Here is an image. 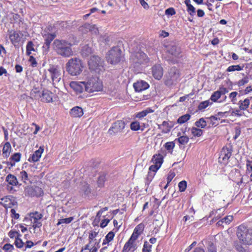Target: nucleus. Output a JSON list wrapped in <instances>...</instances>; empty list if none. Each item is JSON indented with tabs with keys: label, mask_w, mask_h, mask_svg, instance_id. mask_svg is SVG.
<instances>
[{
	"label": "nucleus",
	"mask_w": 252,
	"mask_h": 252,
	"mask_svg": "<svg viewBox=\"0 0 252 252\" xmlns=\"http://www.w3.org/2000/svg\"><path fill=\"white\" fill-rule=\"evenodd\" d=\"M72 44L64 39H55L53 43V48L56 53L64 58H68L73 55L71 49Z\"/></svg>",
	"instance_id": "obj_1"
},
{
	"label": "nucleus",
	"mask_w": 252,
	"mask_h": 252,
	"mask_svg": "<svg viewBox=\"0 0 252 252\" xmlns=\"http://www.w3.org/2000/svg\"><path fill=\"white\" fill-rule=\"evenodd\" d=\"M236 235L240 241L245 245H252V228L241 224L237 228Z\"/></svg>",
	"instance_id": "obj_2"
},
{
	"label": "nucleus",
	"mask_w": 252,
	"mask_h": 252,
	"mask_svg": "<svg viewBox=\"0 0 252 252\" xmlns=\"http://www.w3.org/2000/svg\"><path fill=\"white\" fill-rule=\"evenodd\" d=\"M83 64L81 60L77 58L69 59L66 63L67 72L71 76H77L82 71Z\"/></svg>",
	"instance_id": "obj_3"
},
{
	"label": "nucleus",
	"mask_w": 252,
	"mask_h": 252,
	"mask_svg": "<svg viewBox=\"0 0 252 252\" xmlns=\"http://www.w3.org/2000/svg\"><path fill=\"white\" fill-rule=\"evenodd\" d=\"M86 85V92L92 93L95 92H100L103 90V83L101 80L97 77H91L85 81Z\"/></svg>",
	"instance_id": "obj_4"
},
{
	"label": "nucleus",
	"mask_w": 252,
	"mask_h": 252,
	"mask_svg": "<svg viewBox=\"0 0 252 252\" xmlns=\"http://www.w3.org/2000/svg\"><path fill=\"white\" fill-rule=\"evenodd\" d=\"M106 58L108 63L116 64L123 60L122 52L119 47H114L107 53Z\"/></svg>",
	"instance_id": "obj_5"
},
{
	"label": "nucleus",
	"mask_w": 252,
	"mask_h": 252,
	"mask_svg": "<svg viewBox=\"0 0 252 252\" xmlns=\"http://www.w3.org/2000/svg\"><path fill=\"white\" fill-rule=\"evenodd\" d=\"M48 71L52 81L53 85L58 88L57 86L61 82L62 79L61 70L59 66L56 65L50 64Z\"/></svg>",
	"instance_id": "obj_6"
},
{
	"label": "nucleus",
	"mask_w": 252,
	"mask_h": 252,
	"mask_svg": "<svg viewBox=\"0 0 252 252\" xmlns=\"http://www.w3.org/2000/svg\"><path fill=\"white\" fill-rule=\"evenodd\" d=\"M89 69L96 72H99L103 67V62L97 56H93L88 61Z\"/></svg>",
	"instance_id": "obj_7"
},
{
	"label": "nucleus",
	"mask_w": 252,
	"mask_h": 252,
	"mask_svg": "<svg viewBox=\"0 0 252 252\" xmlns=\"http://www.w3.org/2000/svg\"><path fill=\"white\" fill-rule=\"evenodd\" d=\"M125 126L126 123L124 121L118 120L112 125L108 131V133L111 136H114L118 133L122 132Z\"/></svg>",
	"instance_id": "obj_8"
},
{
	"label": "nucleus",
	"mask_w": 252,
	"mask_h": 252,
	"mask_svg": "<svg viewBox=\"0 0 252 252\" xmlns=\"http://www.w3.org/2000/svg\"><path fill=\"white\" fill-rule=\"evenodd\" d=\"M133 56L134 57V58L133 59L134 67H137L139 68L140 65L142 64L146 63L148 62L147 55L144 52H137Z\"/></svg>",
	"instance_id": "obj_9"
},
{
	"label": "nucleus",
	"mask_w": 252,
	"mask_h": 252,
	"mask_svg": "<svg viewBox=\"0 0 252 252\" xmlns=\"http://www.w3.org/2000/svg\"><path fill=\"white\" fill-rule=\"evenodd\" d=\"M8 35L11 43L16 47L20 42L23 34L20 31L13 30H8Z\"/></svg>",
	"instance_id": "obj_10"
},
{
	"label": "nucleus",
	"mask_w": 252,
	"mask_h": 252,
	"mask_svg": "<svg viewBox=\"0 0 252 252\" xmlns=\"http://www.w3.org/2000/svg\"><path fill=\"white\" fill-rule=\"evenodd\" d=\"M180 77V73L179 70L175 67L172 68L167 76V79L165 81V84L167 86H170L172 85L174 82Z\"/></svg>",
	"instance_id": "obj_11"
},
{
	"label": "nucleus",
	"mask_w": 252,
	"mask_h": 252,
	"mask_svg": "<svg viewBox=\"0 0 252 252\" xmlns=\"http://www.w3.org/2000/svg\"><path fill=\"white\" fill-rule=\"evenodd\" d=\"M232 147L231 145L224 146L220 151L219 159H222L223 163H227L232 155Z\"/></svg>",
	"instance_id": "obj_12"
},
{
	"label": "nucleus",
	"mask_w": 252,
	"mask_h": 252,
	"mask_svg": "<svg viewBox=\"0 0 252 252\" xmlns=\"http://www.w3.org/2000/svg\"><path fill=\"white\" fill-rule=\"evenodd\" d=\"M168 52L175 59L173 60L172 63H177V59L182 57L181 48L176 45H170L167 49Z\"/></svg>",
	"instance_id": "obj_13"
},
{
	"label": "nucleus",
	"mask_w": 252,
	"mask_h": 252,
	"mask_svg": "<svg viewBox=\"0 0 252 252\" xmlns=\"http://www.w3.org/2000/svg\"><path fill=\"white\" fill-rule=\"evenodd\" d=\"M30 216L31 221L33 224L32 227L34 229L40 228L42 226V223L39 220L42 218V215L37 212H35V213H31Z\"/></svg>",
	"instance_id": "obj_14"
},
{
	"label": "nucleus",
	"mask_w": 252,
	"mask_h": 252,
	"mask_svg": "<svg viewBox=\"0 0 252 252\" xmlns=\"http://www.w3.org/2000/svg\"><path fill=\"white\" fill-rule=\"evenodd\" d=\"M70 86L76 93L80 94L84 91H86L85 81L81 82L72 81L70 83Z\"/></svg>",
	"instance_id": "obj_15"
},
{
	"label": "nucleus",
	"mask_w": 252,
	"mask_h": 252,
	"mask_svg": "<svg viewBox=\"0 0 252 252\" xmlns=\"http://www.w3.org/2000/svg\"><path fill=\"white\" fill-rule=\"evenodd\" d=\"M44 38L45 42L43 46V48L44 50L47 52H48L51 43L54 40V39L56 37V34L55 33H47L43 35Z\"/></svg>",
	"instance_id": "obj_16"
},
{
	"label": "nucleus",
	"mask_w": 252,
	"mask_h": 252,
	"mask_svg": "<svg viewBox=\"0 0 252 252\" xmlns=\"http://www.w3.org/2000/svg\"><path fill=\"white\" fill-rule=\"evenodd\" d=\"M80 193L84 197L90 198L91 197V189L90 185L86 183H82L80 188Z\"/></svg>",
	"instance_id": "obj_17"
},
{
	"label": "nucleus",
	"mask_w": 252,
	"mask_h": 252,
	"mask_svg": "<svg viewBox=\"0 0 252 252\" xmlns=\"http://www.w3.org/2000/svg\"><path fill=\"white\" fill-rule=\"evenodd\" d=\"M5 182L8 183V185H10V189H12V187L21 186V184H19L16 176L11 174H8L5 178ZM8 187V186H7Z\"/></svg>",
	"instance_id": "obj_18"
},
{
	"label": "nucleus",
	"mask_w": 252,
	"mask_h": 252,
	"mask_svg": "<svg viewBox=\"0 0 252 252\" xmlns=\"http://www.w3.org/2000/svg\"><path fill=\"white\" fill-rule=\"evenodd\" d=\"M43 151L44 147L43 146H40L37 150L35 151L31 155L29 158L28 160L30 162H33L39 161Z\"/></svg>",
	"instance_id": "obj_19"
},
{
	"label": "nucleus",
	"mask_w": 252,
	"mask_h": 252,
	"mask_svg": "<svg viewBox=\"0 0 252 252\" xmlns=\"http://www.w3.org/2000/svg\"><path fill=\"white\" fill-rule=\"evenodd\" d=\"M152 73L154 78L159 80L163 75V69L160 64H156L152 67Z\"/></svg>",
	"instance_id": "obj_20"
},
{
	"label": "nucleus",
	"mask_w": 252,
	"mask_h": 252,
	"mask_svg": "<svg viewBox=\"0 0 252 252\" xmlns=\"http://www.w3.org/2000/svg\"><path fill=\"white\" fill-rule=\"evenodd\" d=\"M133 87L137 92L144 91L149 87V85L145 81L141 80L133 84Z\"/></svg>",
	"instance_id": "obj_21"
},
{
	"label": "nucleus",
	"mask_w": 252,
	"mask_h": 252,
	"mask_svg": "<svg viewBox=\"0 0 252 252\" xmlns=\"http://www.w3.org/2000/svg\"><path fill=\"white\" fill-rule=\"evenodd\" d=\"M21 154L20 153H15L12 155L9 159V161L6 162L7 166L13 167L15 165V163L20 160L21 158Z\"/></svg>",
	"instance_id": "obj_22"
},
{
	"label": "nucleus",
	"mask_w": 252,
	"mask_h": 252,
	"mask_svg": "<svg viewBox=\"0 0 252 252\" xmlns=\"http://www.w3.org/2000/svg\"><path fill=\"white\" fill-rule=\"evenodd\" d=\"M29 193L32 196H40L43 194V191L41 188L33 186L28 189Z\"/></svg>",
	"instance_id": "obj_23"
},
{
	"label": "nucleus",
	"mask_w": 252,
	"mask_h": 252,
	"mask_svg": "<svg viewBox=\"0 0 252 252\" xmlns=\"http://www.w3.org/2000/svg\"><path fill=\"white\" fill-rule=\"evenodd\" d=\"M84 114L83 110L81 107L75 106L72 108L70 112V115L74 118H80Z\"/></svg>",
	"instance_id": "obj_24"
},
{
	"label": "nucleus",
	"mask_w": 252,
	"mask_h": 252,
	"mask_svg": "<svg viewBox=\"0 0 252 252\" xmlns=\"http://www.w3.org/2000/svg\"><path fill=\"white\" fill-rule=\"evenodd\" d=\"M252 96L246 98L244 100H240L238 102L240 110H246L249 107L250 102L252 101Z\"/></svg>",
	"instance_id": "obj_25"
},
{
	"label": "nucleus",
	"mask_w": 252,
	"mask_h": 252,
	"mask_svg": "<svg viewBox=\"0 0 252 252\" xmlns=\"http://www.w3.org/2000/svg\"><path fill=\"white\" fill-rule=\"evenodd\" d=\"M53 94L49 91L43 90L42 93V101L50 102L52 101Z\"/></svg>",
	"instance_id": "obj_26"
},
{
	"label": "nucleus",
	"mask_w": 252,
	"mask_h": 252,
	"mask_svg": "<svg viewBox=\"0 0 252 252\" xmlns=\"http://www.w3.org/2000/svg\"><path fill=\"white\" fill-rule=\"evenodd\" d=\"M12 148L11 144L9 142H6L3 146L2 148V156L3 158H8L11 152Z\"/></svg>",
	"instance_id": "obj_27"
},
{
	"label": "nucleus",
	"mask_w": 252,
	"mask_h": 252,
	"mask_svg": "<svg viewBox=\"0 0 252 252\" xmlns=\"http://www.w3.org/2000/svg\"><path fill=\"white\" fill-rule=\"evenodd\" d=\"M172 127V124L171 123L170 124L166 121H163L162 124L158 125V129H162V132L163 133L169 132Z\"/></svg>",
	"instance_id": "obj_28"
},
{
	"label": "nucleus",
	"mask_w": 252,
	"mask_h": 252,
	"mask_svg": "<svg viewBox=\"0 0 252 252\" xmlns=\"http://www.w3.org/2000/svg\"><path fill=\"white\" fill-rule=\"evenodd\" d=\"M163 156L162 154L158 153V154L153 156L152 160L154 164L160 167L163 162Z\"/></svg>",
	"instance_id": "obj_29"
},
{
	"label": "nucleus",
	"mask_w": 252,
	"mask_h": 252,
	"mask_svg": "<svg viewBox=\"0 0 252 252\" xmlns=\"http://www.w3.org/2000/svg\"><path fill=\"white\" fill-rule=\"evenodd\" d=\"M130 127L133 131H137L138 130L143 131L144 130V127H143L140 124L139 122L136 121L131 123Z\"/></svg>",
	"instance_id": "obj_30"
},
{
	"label": "nucleus",
	"mask_w": 252,
	"mask_h": 252,
	"mask_svg": "<svg viewBox=\"0 0 252 252\" xmlns=\"http://www.w3.org/2000/svg\"><path fill=\"white\" fill-rule=\"evenodd\" d=\"M155 175V173H152L151 172H148V175L147 176V177L145 181V184L146 186V191H147L148 187L152 181L153 179L154 178V177Z\"/></svg>",
	"instance_id": "obj_31"
},
{
	"label": "nucleus",
	"mask_w": 252,
	"mask_h": 252,
	"mask_svg": "<svg viewBox=\"0 0 252 252\" xmlns=\"http://www.w3.org/2000/svg\"><path fill=\"white\" fill-rule=\"evenodd\" d=\"M153 111H154L152 109L147 108L145 110L137 113L136 114L135 117L137 118L141 119L145 117L148 114L153 112Z\"/></svg>",
	"instance_id": "obj_32"
},
{
	"label": "nucleus",
	"mask_w": 252,
	"mask_h": 252,
	"mask_svg": "<svg viewBox=\"0 0 252 252\" xmlns=\"http://www.w3.org/2000/svg\"><path fill=\"white\" fill-rule=\"evenodd\" d=\"M207 120L206 118H200L198 121L195 123V125L197 127H200L201 128H205L207 126Z\"/></svg>",
	"instance_id": "obj_33"
},
{
	"label": "nucleus",
	"mask_w": 252,
	"mask_h": 252,
	"mask_svg": "<svg viewBox=\"0 0 252 252\" xmlns=\"http://www.w3.org/2000/svg\"><path fill=\"white\" fill-rule=\"evenodd\" d=\"M106 181V175L104 173L100 174L98 177L97 184L98 187L101 188L104 187Z\"/></svg>",
	"instance_id": "obj_34"
},
{
	"label": "nucleus",
	"mask_w": 252,
	"mask_h": 252,
	"mask_svg": "<svg viewBox=\"0 0 252 252\" xmlns=\"http://www.w3.org/2000/svg\"><path fill=\"white\" fill-rule=\"evenodd\" d=\"M208 123H210V125L212 126H216L218 125L217 121L220 120L219 117L215 116H211L210 117L206 118Z\"/></svg>",
	"instance_id": "obj_35"
},
{
	"label": "nucleus",
	"mask_w": 252,
	"mask_h": 252,
	"mask_svg": "<svg viewBox=\"0 0 252 252\" xmlns=\"http://www.w3.org/2000/svg\"><path fill=\"white\" fill-rule=\"evenodd\" d=\"M33 43L32 41H30L28 42L26 46V54L28 56H30L31 54V51H35V49L33 47Z\"/></svg>",
	"instance_id": "obj_36"
},
{
	"label": "nucleus",
	"mask_w": 252,
	"mask_h": 252,
	"mask_svg": "<svg viewBox=\"0 0 252 252\" xmlns=\"http://www.w3.org/2000/svg\"><path fill=\"white\" fill-rule=\"evenodd\" d=\"M190 118V115L189 114H185L180 117L177 120V123L182 124L187 122Z\"/></svg>",
	"instance_id": "obj_37"
},
{
	"label": "nucleus",
	"mask_w": 252,
	"mask_h": 252,
	"mask_svg": "<svg viewBox=\"0 0 252 252\" xmlns=\"http://www.w3.org/2000/svg\"><path fill=\"white\" fill-rule=\"evenodd\" d=\"M191 132L194 137H199L203 134V130L202 129L197 128L195 127L191 128Z\"/></svg>",
	"instance_id": "obj_38"
},
{
	"label": "nucleus",
	"mask_w": 252,
	"mask_h": 252,
	"mask_svg": "<svg viewBox=\"0 0 252 252\" xmlns=\"http://www.w3.org/2000/svg\"><path fill=\"white\" fill-rule=\"evenodd\" d=\"M246 166L247 173L250 175L251 181H252V160H247Z\"/></svg>",
	"instance_id": "obj_39"
},
{
	"label": "nucleus",
	"mask_w": 252,
	"mask_h": 252,
	"mask_svg": "<svg viewBox=\"0 0 252 252\" xmlns=\"http://www.w3.org/2000/svg\"><path fill=\"white\" fill-rule=\"evenodd\" d=\"M243 66L240 65H233L229 66L226 69L227 72H232L235 71H241L243 69Z\"/></svg>",
	"instance_id": "obj_40"
},
{
	"label": "nucleus",
	"mask_w": 252,
	"mask_h": 252,
	"mask_svg": "<svg viewBox=\"0 0 252 252\" xmlns=\"http://www.w3.org/2000/svg\"><path fill=\"white\" fill-rule=\"evenodd\" d=\"M18 176L21 181L25 183H26V182L28 180V173L25 171L23 170L21 171Z\"/></svg>",
	"instance_id": "obj_41"
},
{
	"label": "nucleus",
	"mask_w": 252,
	"mask_h": 252,
	"mask_svg": "<svg viewBox=\"0 0 252 252\" xmlns=\"http://www.w3.org/2000/svg\"><path fill=\"white\" fill-rule=\"evenodd\" d=\"M91 28V24L89 23H85L82 26L79 28V30L84 33H86L90 31Z\"/></svg>",
	"instance_id": "obj_42"
},
{
	"label": "nucleus",
	"mask_w": 252,
	"mask_h": 252,
	"mask_svg": "<svg viewBox=\"0 0 252 252\" xmlns=\"http://www.w3.org/2000/svg\"><path fill=\"white\" fill-rule=\"evenodd\" d=\"M144 227V224L142 223H140L135 227L133 232H134L135 233H138L139 235H140L142 233Z\"/></svg>",
	"instance_id": "obj_43"
},
{
	"label": "nucleus",
	"mask_w": 252,
	"mask_h": 252,
	"mask_svg": "<svg viewBox=\"0 0 252 252\" xmlns=\"http://www.w3.org/2000/svg\"><path fill=\"white\" fill-rule=\"evenodd\" d=\"M178 142L182 145H185L187 144L189 141V138L186 135H183L180 136L178 139H176Z\"/></svg>",
	"instance_id": "obj_44"
},
{
	"label": "nucleus",
	"mask_w": 252,
	"mask_h": 252,
	"mask_svg": "<svg viewBox=\"0 0 252 252\" xmlns=\"http://www.w3.org/2000/svg\"><path fill=\"white\" fill-rule=\"evenodd\" d=\"M19 237H18V236H17V237L15 238L14 244L17 248L21 249L23 247L24 245V243L23 242L22 239H20Z\"/></svg>",
	"instance_id": "obj_45"
},
{
	"label": "nucleus",
	"mask_w": 252,
	"mask_h": 252,
	"mask_svg": "<svg viewBox=\"0 0 252 252\" xmlns=\"http://www.w3.org/2000/svg\"><path fill=\"white\" fill-rule=\"evenodd\" d=\"M211 104L209 100H206L201 102L198 106V110H203L207 108Z\"/></svg>",
	"instance_id": "obj_46"
},
{
	"label": "nucleus",
	"mask_w": 252,
	"mask_h": 252,
	"mask_svg": "<svg viewBox=\"0 0 252 252\" xmlns=\"http://www.w3.org/2000/svg\"><path fill=\"white\" fill-rule=\"evenodd\" d=\"M220 93L218 90L213 93L211 95L210 99L214 102H216L221 96Z\"/></svg>",
	"instance_id": "obj_47"
},
{
	"label": "nucleus",
	"mask_w": 252,
	"mask_h": 252,
	"mask_svg": "<svg viewBox=\"0 0 252 252\" xmlns=\"http://www.w3.org/2000/svg\"><path fill=\"white\" fill-rule=\"evenodd\" d=\"M73 220V218L71 217L67 218L65 219H61L59 220V221L57 224V225H59L62 223H66L68 224L70 223Z\"/></svg>",
	"instance_id": "obj_48"
},
{
	"label": "nucleus",
	"mask_w": 252,
	"mask_h": 252,
	"mask_svg": "<svg viewBox=\"0 0 252 252\" xmlns=\"http://www.w3.org/2000/svg\"><path fill=\"white\" fill-rule=\"evenodd\" d=\"M2 249L4 250L5 252H12L15 249L12 245L6 243L4 245Z\"/></svg>",
	"instance_id": "obj_49"
},
{
	"label": "nucleus",
	"mask_w": 252,
	"mask_h": 252,
	"mask_svg": "<svg viewBox=\"0 0 252 252\" xmlns=\"http://www.w3.org/2000/svg\"><path fill=\"white\" fill-rule=\"evenodd\" d=\"M235 248L238 252H249V251L246 250L239 243H236L235 244Z\"/></svg>",
	"instance_id": "obj_50"
},
{
	"label": "nucleus",
	"mask_w": 252,
	"mask_h": 252,
	"mask_svg": "<svg viewBox=\"0 0 252 252\" xmlns=\"http://www.w3.org/2000/svg\"><path fill=\"white\" fill-rule=\"evenodd\" d=\"M187 186V183L186 181H182L179 182L178 187L181 192L185 191Z\"/></svg>",
	"instance_id": "obj_51"
},
{
	"label": "nucleus",
	"mask_w": 252,
	"mask_h": 252,
	"mask_svg": "<svg viewBox=\"0 0 252 252\" xmlns=\"http://www.w3.org/2000/svg\"><path fill=\"white\" fill-rule=\"evenodd\" d=\"M187 7V11L188 12V13L191 16H193L195 14V8H194V7L192 4H190Z\"/></svg>",
	"instance_id": "obj_52"
},
{
	"label": "nucleus",
	"mask_w": 252,
	"mask_h": 252,
	"mask_svg": "<svg viewBox=\"0 0 252 252\" xmlns=\"http://www.w3.org/2000/svg\"><path fill=\"white\" fill-rule=\"evenodd\" d=\"M152 245L149 244L148 242L145 241L144 243L142 252H151Z\"/></svg>",
	"instance_id": "obj_53"
},
{
	"label": "nucleus",
	"mask_w": 252,
	"mask_h": 252,
	"mask_svg": "<svg viewBox=\"0 0 252 252\" xmlns=\"http://www.w3.org/2000/svg\"><path fill=\"white\" fill-rule=\"evenodd\" d=\"M175 147V143L173 142H168L164 144L165 148L168 150H172Z\"/></svg>",
	"instance_id": "obj_54"
},
{
	"label": "nucleus",
	"mask_w": 252,
	"mask_h": 252,
	"mask_svg": "<svg viewBox=\"0 0 252 252\" xmlns=\"http://www.w3.org/2000/svg\"><path fill=\"white\" fill-rule=\"evenodd\" d=\"M249 81V80L248 77L246 76L241 80H239L237 83V85L239 87L244 86L245 84L248 83Z\"/></svg>",
	"instance_id": "obj_55"
},
{
	"label": "nucleus",
	"mask_w": 252,
	"mask_h": 252,
	"mask_svg": "<svg viewBox=\"0 0 252 252\" xmlns=\"http://www.w3.org/2000/svg\"><path fill=\"white\" fill-rule=\"evenodd\" d=\"M165 14L167 16H173L176 14V11L174 8L170 7L165 10Z\"/></svg>",
	"instance_id": "obj_56"
},
{
	"label": "nucleus",
	"mask_w": 252,
	"mask_h": 252,
	"mask_svg": "<svg viewBox=\"0 0 252 252\" xmlns=\"http://www.w3.org/2000/svg\"><path fill=\"white\" fill-rule=\"evenodd\" d=\"M29 61L31 63V66H32V67H35L37 66V63L36 61L35 58L33 56H30Z\"/></svg>",
	"instance_id": "obj_57"
},
{
	"label": "nucleus",
	"mask_w": 252,
	"mask_h": 252,
	"mask_svg": "<svg viewBox=\"0 0 252 252\" xmlns=\"http://www.w3.org/2000/svg\"><path fill=\"white\" fill-rule=\"evenodd\" d=\"M17 202L14 200L10 199L8 203H4V207L5 209L12 208L13 206L16 204Z\"/></svg>",
	"instance_id": "obj_58"
},
{
	"label": "nucleus",
	"mask_w": 252,
	"mask_h": 252,
	"mask_svg": "<svg viewBox=\"0 0 252 252\" xmlns=\"http://www.w3.org/2000/svg\"><path fill=\"white\" fill-rule=\"evenodd\" d=\"M115 233L113 231H110L105 236V238L107 241L111 242L114 239Z\"/></svg>",
	"instance_id": "obj_59"
},
{
	"label": "nucleus",
	"mask_w": 252,
	"mask_h": 252,
	"mask_svg": "<svg viewBox=\"0 0 252 252\" xmlns=\"http://www.w3.org/2000/svg\"><path fill=\"white\" fill-rule=\"evenodd\" d=\"M159 166L154 164V165H152L150 166L149 170V172H151L152 173H155L156 174V172L160 168Z\"/></svg>",
	"instance_id": "obj_60"
},
{
	"label": "nucleus",
	"mask_w": 252,
	"mask_h": 252,
	"mask_svg": "<svg viewBox=\"0 0 252 252\" xmlns=\"http://www.w3.org/2000/svg\"><path fill=\"white\" fill-rule=\"evenodd\" d=\"M98 235V232L92 231L90 233L89 235V240L90 241V244H91L94 238L96 237Z\"/></svg>",
	"instance_id": "obj_61"
},
{
	"label": "nucleus",
	"mask_w": 252,
	"mask_h": 252,
	"mask_svg": "<svg viewBox=\"0 0 252 252\" xmlns=\"http://www.w3.org/2000/svg\"><path fill=\"white\" fill-rule=\"evenodd\" d=\"M233 219L232 216H228L222 219L221 220L223 221V223L228 224L233 220Z\"/></svg>",
	"instance_id": "obj_62"
},
{
	"label": "nucleus",
	"mask_w": 252,
	"mask_h": 252,
	"mask_svg": "<svg viewBox=\"0 0 252 252\" xmlns=\"http://www.w3.org/2000/svg\"><path fill=\"white\" fill-rule=\"evenodd\" d=\"M89 32L92 34H97L98 33V30L95 25L91 24V28Z\"/></svg>",
	"instance_id": "obj_63"
},
{
	"label": "nucleus",
	"mask_w": 252,
	"mask_h": 252,
	"mask_svg": "<svg viewBox=\"0 0 252 252\" xmlns=\"http://www.w3.org/2000/svg\"><path fill=\"white\" fill-rule=\"evenodd\" d=\"M91 49L88 46H85L82 50V54L85 56H88L91 53Z\"/></svg>",
	"instance_id": "obj_64"
}]
</instances>
